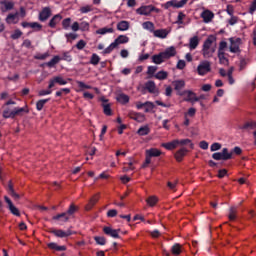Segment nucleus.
<instances>
[{"label": "nucleus", "instance_id": "nucleus-56", "mask_svg": "<svg viewBox=\"0 0 256 256\" xmlns=\"http://www.w3.org/2000/svg\"><path fill=\"white\" fill-rule=\"evenodd\" d=\"M202 52H203V56L207 59V58L213 56V53H215V49H212V51L210 52L209 49L203 48V49H202Z\"/></svg>", "mask_w": 256, "mask_h": 256}, {"label": "nucleus", "instance_id": "nucleus-49", "mask_svg": "<svg viewBox=\"0 0 256 256\" xmlns=\"http://www.w3.org/2000/svg\"><path fill=\"white\" fill-rule=\"evenodd\" d=\"M240 129H256V122H246L244 125L240 126Z\"/></svg>", "mask_w": 256, "mask_h": 256}, {"label": "nucleus", "instance_id": "nucleus-33", "mask_svg": "<svg viewBox=\"0 0 256 256\" xmlns=\"http://www.w3.org/2000/svg\"><path fill=\"white\" fill-rule=\"evenodd\" d=\"M143 29H146V31H149L150 33L155 32V24L151 21H146L142 24Z\"/></svg>", "mask_w": 256, "mask_h": 256}, {"label": "nucleus", "instance_id": "nucleus-9", "mask_svg": "<svg viewBox=\"0 0 256 256\" xmlns=\"http://www.w3.org/2000/svg\"><path fill=\"white\" fill-rule=\"evenodd\" d=\"M4 201L7 203L8 209L10 213H12V215H15L16 217H21V212H19V209L15 207V205L8 196H4Z\"/></svg>", "mask_w": 256, "mask_h": 256}, {"label": "nucleus", "instance_id": "nucleus-22", "mask_svg": "<svg viewBox=\"0 0 256 256\" xmlns=\"http://www.w3.org/2000/svg\"><path fill=\"white\" fill-rule=\"evenodd\" d=\"M153 35L158 39H167V35H169V31H167V29H158V30H154Z\"/></svg>", "mask_w": 256, "mask_h": 256}, {"label": "nucleus", "instance_id": "nucleus-63", "mask_svg": "<svg viewBox=\"0 0 256 256\" xmlns=\"http://www.w3.org/2000/svg\"><path fill=\"white\" fill-rule=\"evenodd\" d=\"M228 23L233 26V25H237V23H239V17L237 16H231L230 19H228Z\"/></svg>", "mask_w": 256, "mask_h": 256}, {"label": "nucleus", "instance_id": "nucleus-21", "mask_svg": "<svg viewBox=\"0 0 256 256\" xmlns=\"http://www.w3.org/2000/svg\"><path fill=\"white\" fill-rule=\"evenodd\" d=\"M130 119L137 121L138 123H143L145 121V115L143 113L131 112L129 114Z\"/></svg>", "mask_w": 256, "mask_h": 256}, {"label": "nucleus", "instance_id": "nucleus-45", "mask_svg": "<svg viewBox=\"0 0 256 256\" xmlns=\"http://www.w3.org/2000/svg\"><path fill=\"white\" fill-rule=\"evenodd\" d=\"M91 11H95V7H93V5H86L80 8V13L83 14L91 13Z\"/></svg>", "mask_w": 256, "mask_h": 256}, {"label": "nucleus", "instance_id": "nucleus-29", "mask_svg": "<svg viewBox=\"0 0 256 256\" xmlns=\"http://www.w3.org/2000/svg\"><path fill=\"white\" fill-rule=\"evenodd\" d=\"M196 47H199V37L193 36L189 41V49L190 51H193Z\"/></svg>", "mask_w": 256, "mask_h": 256}, {"label": "nucleus", "instance_id": "nucleus-48", "mask_svg": "<svg viewBox=\"0 0 256 256\" xmlns=\"http://www.w3.org/2000/svg\"><path fill=\"white\" fill-rule=\"evenodd\" d=\"M114 49H117V45L112 42L102 53L103 55H109V53H112Z\"/></svg>", "mask_w": 256, "mask_h": 256}, {"label": "nucleus", "instance_id": "nucleus-1", "mask_svg": "<svg viewBox=\"0 0 256 256\" xmlns=\"http://www.w3.org/2000/svg\"><path fill=\"white\" fill-rule=\"evenodd\" d=\"M175 55H177V50L174 46H170L166 48L165 51L153 55L152 63H155V65H161V63H164L167 59H171V57H175Z\"/></svg>", "mask_w": 256, "mask_h": 256}, {"label": "nucleus", "instance_id": "nucleus-37", "mask_svg": "<svg viewBox=\"0 0 256 256\" xmlns=\"http://www.w3.org/2000/svg\"><path fill=\"white\" fill-rule=\"evenodd\" d=\"M23 113H29V110H27V108H25V107H22V108L16 107V108H14V119L17 116L23 115Z\"/></svg>", "mask_w": 256, "mask_h": 256}, {"label": "nucleus", "instance_id": "nucleus-10", "mask_svg": "<svg viewBox=\"0 0 256 256\" xmlns=\"http://www.w3.org/2000/svg\"><path fill=\"white\" fill-rule=\"evenodd\" d=\"M55 85H67V80H64L62 76H56L50 79L48 89H53Z\"/></svg>", "mask_w": 256, "mask_h": 256}, {"label": "nucleus", "instance_id": "nucleus-62", "mask_svg": "<svg viewBox=\"0 0 256 256\" xmlns=\"http://www.w3.org/2000/svg\"><path fill=\"white\" fill-rule=\"evenodd\" d=\"M248 61L245 58L240 60L239 71H243L247 67Z\"/></svg>", "mask_w": 256, "mask_h": 256}, {"label": "nucleus", "instance_id": "nucleus-59", "mask_svg": "<svg viewBox=\"0 0 256 256\" xmlns=\"http://www.w3.org/2000/svg\"><path fill=\"white\" fill-rule=\"evenodd\" d=\"M80 89H93V86L85 84L83 81L76 82Z\"/></svg>", "mask_w": 256, "mask_h": 256}, {"label": "nucleus", "instance_id": "nucleus-38", "mask_svg": "<svg viewBox=\"0 0 256 256\" xmlns=\"http://www.w3.org/2000/svg\"><path fill=\"white\" fill-rule=\"evenodd\" d=\"M218 59L220 65H227V63H229V59L225 57V52H218Z\"/></svg>", "mask_w": 256, "mask_h": 256}, {"label": "nucleus", "instance_id": "nucleus-3", "mask_svg": "<svg viewBox=\"0 0 256 256\" xmlns=\"http://www.w3.org/2000/svg\"><path fill=\"white\" fill-rule=\"evenodd\" d=\"M229 42H230V47H229L230 53H241V43H242L241 38L231 37L229 38Z\"/></svg>", "mask_w": 256, "mask_h": 256}, {"label": "nucleus", "instance_id": "nucleus-16", "mask_svg": "<svg viewBox=\"0 0 256 256\" xmlns=\"http://www.w3.org/2000/svg\"><path fill=\"white\" fill-rule=\"evenodd\" d=\"M62 19H63V16H61V14L54 15L49 21L48 27H50L51 29H55V27H57V25L61 23Z\"/></svg>", "mask_w": 256, "mask_h": 256}, {"label": "nucleus", "instance_id": "nucleus-44", "mask_svg": "<svg viewBox=\"0 0 256 256\" xmlns=\"http://www.w3.org/2000/svg\"><path fill=\"white\" fill-rule=\"evenodd\" d=\"M150 129H149V127L148 126H143V127H140L139 129H138V131H137V133H138V135H140V136H145V135H149V133H150Z\"/></svg>", "mask_w": 256, "mask_h": 256}, {"label": "nucleus", "instance_id": "nucleus-41", "mask_svg": "<svg viewBox=\"0 0 256 256\" xmlns=\"http://www.w3.org/2000/svg\"><path fill=\"white\" fill-rule=\"evenodd\" d=\"M97 35H107V33H114L113 28H100L96 31Z\"/></svg>", "mask_w": 256, "mask_h": 256}, {"label": "nucleus", "instance_id": "nucleus-14", "mask_svg": "<svg viewBox=\"0 0 256 256\" xmlns=\"http://www.w3.org/2000/svg\"><path fill=\"white\" fill-rule=\"evenodd\" d=\"M200 17L203 19L204 23H211L215 17V14L210 10H204Z\"/></svg>", "mask_w": 256, "mask_h": 256}, {"label": "nucleus", "instance_id": "nucleus-28", "mask_svg": "<svg viewBox=\"0 0 256 256\" xmlns=\"http://www.w3.org/2000/svg\"><path fill=\"white\" fill-rule=\"evenodd\" d=\"M217 40V38L213 35H210L203 44V49H211V46L213 45V43H215V41Z\"/></svg>", "mask_w": 256, "mask_h": 256}, {"label": "nucleus", "instance_id": "nucleus-20", "mask_svg": "<svg viewBox=\"0 0 256 256\" xmlns=\"http://www.w3.org/2000/svg\"><path fill=\"white\" fill-rule=\"evenodd\" d=\"M7 191L15 201H19V199H21V196L18 193H16L15 188H13V182L9 181Z\"/></svg>", "mask_w": 256, "mask_h": 256}, {"label": "nucleus", "instance_id": "nucleus-15", "mask_svg": "<svg viewBox=\"0 0 256 256\" xmlns=\"http://www.w3.org/2000/svg\"><path fill=\"white\" fill-rule=\"evenodd\" d=\"M144 89H147L148 93L151 94L159 93V91L157 90V85L153 80H149L148 82H146L144 85Z\"/></svg>", "mask_w": 256, "mask_h": 256}, {"label": "nucleus", "instance_id": "nucleus-12", "mask_svg": "<svg viewBox=\"0 0 256 256\" xmlns=\"http://www.w3.org/2000/svg\"><path fill=\"white\" fill-rule=\"evenodd\" d=\"M49 17H51V8L44 7L42 9V11L39 13L38 19L42 23H45V21H47V19H49Z\"/></svg>", "mask_w": 256, "mask_h": 256}, {"label": "nucleus", "instance_id": "nucleus-18", "mask_svg": "<svg viewBox=\"0 0 256 256\" xmlns=\"http://www.w3.org/2000/svg\"><path fill=\"white\" fill-rule=\"evenodd\" d=\"M187 153H189V150H187V148L183 147V148L179 149L178 151H176V153L174 154V157H175L176 161H178V163H181V161H183V158L185 157V155H187Z\"/></svg>", "mask_w": 256, "mask_h": 256}, {"label": "nucleus", "instance_id": "nucleus-55", "mask_svg": "<svg viewBox=\"0 0 256 256\" xmlns=\"http://www.w3.org/2000/svg\"><path fill=\"white\" fill-rule=\"evenodd\" d=\"M23 35V32L19 29L14 30V33L11 34V39L17 40L20 39V37Z\"/></svg>", "mask_w": 256, "mask_h": 256}, {"label": "nucleus", "instance_id": "nucleus-19", "mask_svg": "<svg viewBox=\"0 0 256 256\" xmlns=\"http://www.w3.org/2000/svg\"><path fill=\"white\" fill-rule=\"evenodd\" d=\"M61 61V57L59 55L54 56L49 62H45L42 66L43 67H49V69H53L55 65H58V63Z\"/></svg>", "mask_w": 256, "mask_h": 256}, {"label": "nucleus", "instance_id": "nucleus-4", "mask_svg": "<svg viewBox=\"0 0 256 256\" xmlns=\"http://www.w3.org/2000/svg\"><path fill=\"white\" fill-rule=\"evenodd\" d=\"M187 1L189 0H170L164 3L162 7L164 9H171V7H173L174 9H181V7H185V5H187Z\"/></svg>", "mask_w": 256, "mask_h": 256}, {"label": "nucleus", "instance_id": "nucleus-46", "mask_svg": "<svg viewBox=\"0 0 256 256\" xmlns=\"http://www.w3.org/2000/svg\"><path fill=\"white\" fill-rule=\"evenodd\" d=\"M99 61H101V57H99V55H97L96 53L92 54L90 58V64L94 66L99 65Z\"/></svg>", "mask_w": 256, "mask_h": 256}, {"label": "nucleus", "instance_id": "nucleus-53", "mask_svg": "<svg viewBox=\"0 0 256 256\" xmlns=\"http://www.w3.org/2000/svg\"><path fill=\"white\" fill-rule=\"evenodd\" d=\"M94 240L97 243V245H105L107 243V239H105V237L103 236H96L94 237Z\"/></svg>", "mask_w": 256, "mask_h": 256}, {"label": "nucleus", "instance_id": "nucleus-58", "mask_svg": "<svg viewBox=\"0 0 256 256\" xmlns=\"http://www.w3.org/2000/svg\"><path fill=\"white\" fill-rule=\"evenodd\" d=\"M62 27L63 29L67 30L69 27H71V18H66L62 21Z\"/></svg>", "mask_w": 256, "mask_h": 256}, {"label": "nucleus", "instance_id": "nucleus-47", "mask_svg": "<svg viewBox=\"0 0 256 256\" xmlns=\"http://www.w3.org/2000/svg\"><path fill=\"white\" fill-rule=\"evenodd\" d=\"M157 201H159V199H157L156 196H150V197H148V199L146 200V203H147L150 207H155V205H157Z\"/></svg>", "mask_w": 256, "mask_h": 256}, {"label": "nucleus", "instance_id": "nucleus-30", "mask_svg": "<svg viewBox=\"0 0 256 256\" xmlns=\"http://www.w3.org/2000/svg\"><path fill=\"white\" fill-rule=\"evenodd\" d=\"M116 100L122 105H127V103L129 102V96L125 93H120L117 95Z\"/></svg>", "mask_w": 256, "mask_h": 256}, {"label": "nucleus", "instance_id": "nucleus-50", "mask_svg": "<svg viewBox=\"0 0 256 256\" xmlns=\"http://www.w3.org/2000/svg\"><path fill=\"white\" fill-rule=\"evenodd\" d=\"M102 107L104 114H106L108 117H111V115H113V111L111 110L110 104H103Z\"/></svg>", "mask_w": 256, "mask_h": 256}, {"label": "nucleus", "instance_id": "nucleus-40", "mask_svg": "<svg viewBox=\"0 0 256 256\" xmlns=\"http://www.w3.org/2000/svg\"><path fill=\"white\" fill-rule=\"evenodd\" d=\"M50 233H52V235H55V237H59L60 239L65 238V231L61 229H52Z\"/></svg>", "mask_w": 256, "mask_h": 256}, {"label": "nucleus", "instance_id": "nucleus-7", "mask_svg": "<svg viewBox=\"0 0 256 256\" xmlns=\"http://www.w3.org/2000/svg\"><path fill=\"white\" fill-rule=\"evenodd\" d=\"M211 71V63L209 61L201 62L197 67L198 75H201L202 77L204 75H207V73H210Z\"/></svg>", "mask_w": 256, "mask_h": 256}, {"label": "nucleus", "instance_id": "nucleus-26", "mask_svg": "<svg viewBox=\"0 0 256 256\" xmlns=\"http://www.w3.org/2000/svg\"><path fill=\"white\" fill-rule=\"evenodd\" d=\"M48 249H52L53 251H67V246H59L55 242H50L47 244Z\"/></svg>", "mask_w": 256, "mask_h": 256}, {"label": "nucleus", "instance_id": "nucleus-39", "mask_svg": "<svg viewBox=\"0 0 256 256\" xmlns=\"http://www.w3.org/2000/svg\"><path fill=\"white\" fill-rule=\"evenodd\" d=\"M167 77H169V73H167L166 71H159L156 75H155V79H158L159 81H163L165 79H167Z\"/></svg>", "mask_w": 256, "mask_h": 256}, {"label": "nucleus", "instance_id": "nucleus-23", "mask_svg": "<svg viewBox=\"0 0 256 256\" xmlns=\"http://www.w3.org/2000/svg\"><path fill=\"white\" fill-rule=\"evenodd\" d=\"M99 201V196L98 195H94L88 202V204L86 205L85 209L86 211H91V209H93L95 207V205H97Z\"/></svg>", "mask_w": 256, "mask_h": 256}, {"label": "nucleus", "instance_id": "nucleus-51", "mask_svg": "<svg viewBox=\"0 0 256 256\" xmlns=\"http://www.w3.org/2000/svg\"><path fill=\"white\" fill-rule=\"evenodd\" d=\"M145 113H151L155 109V104L153 102H145Z\"/></svg>", "mask_w": 256, "mask_h": 256}, {"label": "nucleus", "instance_id": "nucleus-11", "mask_svg": "<svg viewBox=\"0 0 256 256\" xmlns=\"http://www.w3.org/2000/svg\"><path fill=\"white\" fill-rule=\"evenodd\" d=\"M187 99L186 101H189L190 103H197V101H201V99H205V95L201 94L200 96L197 97V94L193 91H187Z\"/></svg>", "mask_w": 256, "mask_h": 256}, {"label": "nucleus", "instance_id": "nucleus-52", "mask_svg": "<svg viewBox=\"0 0 256 256\" xmlns=\"http://www.w3.org/2000/svg\"><path fill=\"white\" fill-rule=\"evenodd\" d=\"M16 17H19V12H16L14 14L10 13L6 17V23H13L15 21Z\"/></svg>", "mask_w": 256, "mask_h": 256}, {"label": "nucleus", "instance_id": "nucleus-27", "mask_svg": "<svg viewBox=\"0 0 256 256\" xmlns=\"http://www.w3.org/2000/svg\"><path fill=\"white\" fill-rule=\"evenodd\" d=\"M146 155H148V157H161L162 152L161 150L157 149V148H150L148 150H146Z\"/></svg>", "mask_w": 256, "mask_h": 256}, {"label": "nucleus", "instance_id": "nucleus-8", "mask_svg": "<svg viewBox=\"0 0 256 256\" xmlns=\"http://www.w3.org/2000/svg\"><path fill=\"white\" fill-rule=\"evenodd\" d=\"M103 232L105 235H108V237H112L113 239H121V236H119V233H121V229H113L109 226H105L103 228Z\"/></svg>", "mask_w": 256, "mask_h": 256}, {"label": "nucleus", "instance_id": "nucleus-36", "mask_svg": "<svg viewBox=\"0 0 256 256\" xmlns=\"http://www.w3.org/2000/svg\"><path fill=\"white\" fill-rule=\"evenodd\" d=\"M228 218H229L230 221H235V219H237V207L232 206L229 209Z\"/></svg>", "mask_w": 256, "mask_h": 256}, {"label": "nucleus", "instance_id": "nucleus-25", "mask_svg": "<svg viewBox=\"0 0 256 256\" xmlns=\"http://www.w3.org/2000/svg\"><path fill=\"white\" fill-rule=\"evenodd\" d=\"M177 145H179V140H173L171 142L163 143L162 147L168 151H173V149H177Z\"/></svg>", "mask_w": 256, "mask_h": 256}, {"label": "nucleus", "instance_id": "nucleus-2", "mask_svg": "<svg viewBox=\"0 0 256 256\" xmlns=\"http://www.w3.org/2000/svg\"><path fill=\"white\" fill-rule=\"evenodd\" d=\"M212 159L215 161H229V159H233V153H229V149L223 148L222 152L213 153Z\"/></svg>", "mask_w": 256, "mask_h": 256}, {"label": "nucleus", "instance_id": "nucleus-13", "mask_svg": "<svg viewBox=\"0 0 256 256\" xmlns=\"http://www.w3.org/2000/svg\"><path fill=\"white\" fill-rule=\"evenodd\" d=\"M52 219H53V221H59L60 224L63 225V223L69 222L71 217L69 215H67L66 212H62L60 214L53 216Z\"/></svg>", "mask_w": 256, "mask_h": 256}, {"label": "nucleus", "instance_id": "nucleus-35", "mask_svg": "<svg viewBox=\"0 0 256 256\" xmlns=\"http://www.w3.org/2000/svg\"><path fill=\"white\" fill-rule=\"evenodd\" d=\"M118 31H128L129 30V22L122 20L117 24Z\"/></svg>", "mask_w": 256, "mask_h": 256}, {"label": "nucleus", "instance_id": "nucleus-32", "mask_svg": "<svg viewBox=\"0 0 256 256\" xmlns=\"http://www.w3.org/2000/svg\"><path fill=\"white\" fill-rule=\"evenodd\" d=\"M182 248L183 246H181V244L179 243H175L172 247H171V253L172 255L178 256L181 255L182 253Z\"/></svg>", "mask_w": 256, "mask_h": 256}, {"label": "nucleus", "instance_id": "nucleus-24", "mask_svg": "<svg viewBox=\"0 0 256 256\" xmlns=\"http://www.w3.org/2000/svg\"><path fill=\"white\" fill-rule=\"evenodd\" d=\"M125 43H129V37H127L125 35H119L114 40V45H116V47H119V45H124Z\"/></svg>", "mask_w": 256, "mask_h": 256}, {"label": "nucleus", "instance_id": "nucleus-31", "mask_svg": "<svg viewBox=\"0 0 256 256\" xmlns=\"http://www.w3.org/2000/svg\"><path fill=\"white\" fill-rule=\"evenodd\" d=\"M2 117L4 119H14V110L11 111L9 107L4 106Z\"/></svg>", "mask_w": 256, "mask_h": 256}, {"label": "nucleus", "instance_id": "nucleus-60", "mask_svg": "<svg viewBox=\"0 0 256 256\" xmlns=\"http://www.w3.org/2000/svg\"><path fill=\"white\" fill-rule=\"evenodd\" d=\"M30 28L36 29V31H41L43 29V25L39 24L38 22H31Z\"/></svg>", "mask_w": 256, "mask_h": 256}, {"label": "nucleus", "instance_id": "nucleus-17", "mask_svg": "<svg viewBox=\"0 0 256 256\" xmlns=\"http://www.w3.org/2000/svg\"><path fill=\"white\" fill-rule=\"evenodd\" d=\"M1 11L5 13V11H11L13 7H15V3L9 1V0H0Z\"/></svg>", "mask_w": 256, "mask_h": 256}, {"label": "nucleus", "instance_id": "nucleus-61", "mask_svg": "<svg viewBox=\"0 0 256 256\" xmlns=\"http://www.w3.org/2000/svg\"><path fill=\"white\" fill-rule=\"evenodd\" d=\"M219 149H221V143L219 142H215L210 146V151L212 152L219 151Z\"/></svg>", "mask_w": 256, "mask_h": 256}, {"label": "nucleus", "instance_id": "nucleus-5", "mask_svg": "<svg viewBox=\"0 0 256 256\" xmlns=\"http://www.w3.org/2000/svg\"><path fill=\"white\" fill-rule=\"evenodd\" d=\"M172 85L174 87V91H176L177 95H179L180 97H183V95H187V91H191L185 90L181 92L182 89H185V80H174L172 82Z\"/></svg>", "mask_w": 256, "mask_h": 256}, {"label": "nucleus", "instance_id": "nucleus-54", "mask_svg": "<svg viewBox=\"0 0 256 256\" xmlns=\"http://www.w3.org/2000/svg\"><path fill=\"white\" fill-rule=\"evenodd\" d=\"M61 61H67L68 63H71L73 61V56H71L69 52H64Z\"/></svg>", "mask_w": 256, "mask_h": 256}, {"label": "nucleus", "instance_id": "nucleus-43", "mask_svg": "<svg viewBox=\"0 0 256 256\" xmlns=\"http://www.w3.org/2000/svg\"><path fill=\"white\" fill-rule=\"evenodd\" d=\"M77 211H79V208L75 206V204H71L68 210L66 211V214L71 217L72 215H75Z\"/></svg>", "mask_w": 256, "mask_h": 256}, {"label": "nucleus", "instance_id": "nucleus-57", "mask_svg": "<svg viewBox=\"0 0 256 256\" xmlns=\"http://www.w3.org/2000/svg\"><path fill=\"white\" fill-rule=\"evenodd\" d=\"M225 49H227V42L221 41L219 43L218 53H225Z\"/></svg>", "mask_w": 256, "mask_h": 256}, {"label": "nucleus", "instance_id": "nucleus-42", "mask_svg": "<svg viewBox=\"0 0 256 256\" xmlns=\"http://www.w3.org/2000/svg\"><path fill=\"white\" fill-rule=\"evenodd\" d=\"M178 145H189L190 149H195V144L191 142V139L178 140Z\"/></svg>", "mask_w": 256, "mask_h": 256}, {"label": "nucleus", "instance_id": "nucleus-64", "mask_svg": "<svg viewBox=\"0 0 256 256\" xmlns=\"http://www.w3.org/2000/svg\"><path fill=\"white\" fill-rule=\"evenodd\" d=\"M256 11V0H253V2L251 3L250 7H249V13L251 15H253Z\"/></svg>", "mask_w": 256, "mask_h": 256}, {"label": "nucleus", "instance_id": "nucleus-6", "mask_svg": "<svg viewBox=\"0 0 256 256\" xmlns=\"http://www.w3.org/2000/svg\"><path fill=\"white\" fill-rule=\"evenodd\" d=\"M153 11H156V13H159V9L155 8L153 5H147V6H141L140 8L136 9V13L138 15H151Z\"/></svg>", "mask_w": 256, "mask_h": 256}, {"label": "nucleus", "instance_id": "nucleus-34", "mask_svg": "<svg viewBox=\"0 0 256 256\" xmlns=\"http://www.w3.org/2000/svg\"><path fill=\"white\" fill-rule=\"evenodd\" d=\"M51 98L41 99L36 102V109L37 111H43V107H45L46 103H49Z\"/></svg>", "mask_w": 256, "mask_h": 256}]
</instances>
